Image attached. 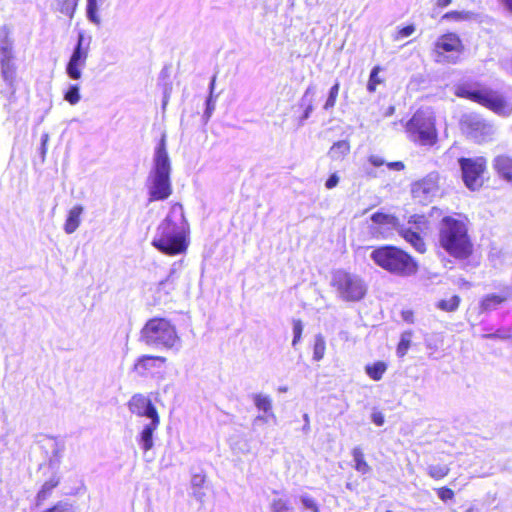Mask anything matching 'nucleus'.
I'll list each match as a JSON object with an SVG mask.
<instances>
[{
	"label": "nucleus",
	"instance_id": "obj_1",
	"mask_svg": "<svg viewBox=\"0 0 512 512\" xmlns=\"http://www.w3.org/2000/svg\"><path fill=\"white\" fill-rule=\"evenodd\" d=\"M189 225L179 203L172 205L168 215L158 225L152 246L159 252L175 256L186 252L189 245Z\"/></svg>",
	"mask_w": 512,
	"mask_h": 512
},
{
	"label": "nucleus",
	"instance_id": "obj_2",
	"mask_svg": "<svg viewBox=\"0 0 512 512\" xmlns=\"http://www.w3.org/2000/svg\"><path fill=\"white\" fill-rule=\"evenodd\" d=\"M171 161L166 147V135L163 134L157 144L152 168L147 178L149 202L166 200L172 194Z\"/></svg>",
	"mask_w": 512,
	"mask_h": 512
},
{
	"label": "nucleus",
	"instance_id": "obj_3",
	"mask_svg": "<svg viewBox=\"0 0 512 512\" xmlns=\"http://www.w3.org/2000/svg\"><path fill=\"white\" fill-rule=\"evenodd\" d=\"M439 243L445 251L456 258H466L472 251V244L466 225L452 217L443 218L439 233Z\"/></svg>",
	"mask_w": 512,
	"mask_h": 512
},
{
	"label": "nucleus",
	"instance_id": "obj_4",
	"mask_svg": "<svg viewBox=\"0 0 512 512\" xmlns=\"http://www.w3.org/2000/svg\"><path fill=\"white\" fill-rule=\"evenodd\" d=\"M371 259L381 268L400 276H410L417 272V263L405 251L395 246H382L374 249Z\"/></svg>",
	"mask_w": 512,
	"mask_h": 512
},
{
	"label": "nucleus",
	"instance_id": "obj_5",
	"mask_svg": "<svg viewBox=\"0 0 512 512\" xmlns=\"http://www.w3.org/2000/svg\"><path fill=\"white\" fill-rule=\"evenodd\" d=\"M140 340L155 349H173L180 341L175 326L165 318H152L140 332Z\"/></svg>",
	"mask_w": 512,
	"mask_h": 512
},
{
	"label": "nucleus",
	"instance_id": "obj_6",
	"mask_svg": "<svg viewBox=\"0 0 512 512\" xmlns=\"http://www.w3.org/2000/svg\"><path fill=\"white\" fill-rule=\"evenodd\" d=\"M331 286L336 290L337 296L346 302L361 300L367 291L360 276L342 269L332 273Z\"/></svg>",
	"mask_w": 512,
	"mask_h": 512
},
{
	"label": "nucleus",
	"instance_id": "obj_7",
	"mask_svg": "<svg viewBox=\"0 0 512 512\" xmlns=\"http://www.w3.org/2000/svg\"><path fill=\"white\" fill-rule=\"evenodd\" d=\"M409 138L423 146H432L437 140L435 119L429 110H418L406 124Z\"/></svg>",
	"mask_w": 512,
	"mask_h": 512
},
{
	"label": "nucleus",
	"instance_id": "obj_8",
	"mask_svg": "<svg viewBox=\"0 0 512 512\" xmlns=\"http://www.w3.org/2000/svg\"><path fill=\"white\" fill-rule=\"evenodd\" d=\"M458 162L462 172V179L466 187L473 191L482 187L487 164L486 159L484 157H462Z\"/></svg>",
	"mask_w": 512,
	"mask_h": 512
},
{
	"label": "nucleus",
	"instance_id": "obj_9",
	"mask_svg": "<svg viewBox=\"0 0 512 512\" xmlns=\"http://www.w3.org/2000/svg\"><path fill=\"white\" fill-rule=\"evenodd\" d=\"M91 37H86L83 32L78 33L77 43L66 65V74L72 80L82 77V69L86 66L90 50Z\"/></svg>",
	"mask_w": 512,
	"mask_h": 512
},
{
	"label": "nucleus",
	"instance_id": "obj_10",
	"mask_svg": "<svg viewBox=\"0 0 512 512\" xmlns=\"http://www.w3.org/2000/svg\"><path fill=\"white\" fill-rule=\"evenodd\" d=\"M461 125L466 135L478 143L489 141L495 132L492 124L474 114L465 115Z\"/></svg>",
	"mask_w": 512,
	"mask_h": 512
},
{
	"label": "nucleus",
	"instance_id": "obj_11",
	"mask_svg": "<svg viewBox=\"0 0 512 512\" xmlns=\"http://www.w3.org/2000/svg\"><path fill=\"white\" fill-rule=\"evenodd\" d=\"M467 97L502 116L509 115L512 111V106L500 94L491 90L469 91Z\"/></svg>",
	"mask_w": 512,
	"mask_h": 512
},
{
	"label": "nucleus",
	"instance_id": "obj_12",
	"mask_svg": "<svg viewBox=\"0 0 512 512\" xmlns=\"http://www.w3.org/2000/svg\"><path fill=\"white\" fill-rule=\"evenodd\" d=\"M462 48V42L455 33L444 34L440 36L435 43V51L438 57L450 63L457 62L458 55L461 53ZM438 61H440V59Z\"/></svg>",
	"mask_w": 512,
	"mask_h": 512
},
{
	"label": "nucleus",
	"instance_id": "obj_13",
	"mask_svg": "<svg viewBox=\"0 0 512 512\" xmlns=\"http://www.w3.org/2000/svg\"><path fill=\"white\" fill-rule=\"evenodd\" d=\"M412 196L419 203L426 204L438 192V176L436 174H429L425 178L416 181L412 184Z\"/></svg>",
	"mask_w": 512,
	"mask_h": 512
},
{
	"label": "nucleus",
	"instance_id": "obj_14",
	"mask_svg": "<svg viewBox=\"0 0 512 512\" xmlns=\"http://www.w3.org/2000/svg\"><path fill=\"white\" fill-rule=\"evenodd\" d=\"M128 409L132 414L145 417L147 420L154 419V417L160 418L152 401L142 394H135L131 397Z\"/></svg>",
	"mask_w": 512,
	"mask_h": 512
},
{
	"label": "nucleus",
	"instance_id": "obj_15",
	"mask_svg": "<svg viewBox=\"0 0 512 512\" xmlns=\"http://www.w3.org/2000/svg\"><path fill=\"white\" fill-rule=\"evenodd\" d=\"M160 425V418L154 417V419L148 420L145 423L139 432L136 440L140 448L146 453L151 450L154 446V432L158 429Z\"/></svg>",
	"mask_w": 512,
	"mask_h": 512
},
{
	"label": "nucleus",
	"instance_id": "obj_16",
	"mask_svg": "<svg viewBox=\"0 0 512 512\" xmlns=\"http://www.w3.org/2000/svg\"><path fill=\"white\" fill-rule=\"evenodd\" d=\"M166 362V358L162 356L143 355L135 363L134 369L140 375L154 373Z\"/></svg>",
	"mask_w": 512,
	"mask_h": 512
},
{
	"label": "nucleus",
	"instance_id": "obj_17",
	"mask_svg": "<svg viewBox=\"0 0 512 512\" xmlns=\"http://www.w3.org/2000/svg\"><path fill=\"white\" fill-rule=\"evenodd\" d=\"M15 58L14 40L7 25L0 27V59Z\"/></svg>",
	"mask_w": 512,
	"mask_h": 512
},
{
	"label": "nucleus",
	"instance_id": "obj_18",
	"mask_svg": "<svg viewBox=\"0 0 512 512\" xmlns=\"http://www.w3.org/2000/svg\"><path fill=\"white\" fill-rule=\"evenodd\" d=\"M1 77L7 86L15 93L16 65L14 58L0 59Z\"/></svg>",
	"mask_w": 512,
	"mask_h": 512
},
{
	"label": "nucleus",
	"instance_id": "obj_19",
	"mask_svg": "<svg viewBox=\"0 0 512 512\" xmlns=\"http://www.w3.org/2000/svg\"><path fill=\"white\" fill-rule=\"evenodd\" d=\"M493 167L500 178L512 184V158L499 155L493 161Z\"/></svg>",
	"mask_w": 512,
	"mask_h": 512
},
{
	"label": "nucleus",
	"instance_id": "obj_20",
	"mask_svg": "<svg viewBox=\"0 0 512 512\" xmlns=\"http://www.w3.org/2000/svg\"><path fill=\"white\" fill-rule=\"evenodd\" d=\"M84 211L82 205L73 206L67 214V218L64 224V231L67 234L74 233L81 224V215Z\"/></svg>",
	"mask_w": 512,
	"mask_h": 512
},
{
	"label": "nucleus",
	"instance_id": "obj_21",
	"mask_svg": "<svg viewBox=\"0 0 512 512\" xmlns=\"http://www.w3.org/2000/svg\"><path fill=\"white\" fill-rule=\"evenodd\" d=\"M315 94V86L309 85L301 98V106L304 107V111L302 116L300 117V125H303L304 122L311 116V113L313 112V101Z\"/></svg>",
	"mask_w": 512,
	"mask_h": 512
},
{
	"label": "nucleus",
	"instance_id": "obj_22",
	"mask_svg": "<svg viewBox=\"0 0 512 512\" xmlns=\"http://www.w3.org/2000/svg\"><path fill=\"white\" fill-rule=\"evenodd\" d=\"M402 237L411 244V246L419 253H424L426 245L418 231L412 230L411 228H403L400 231Z\"/></svg>",
	"mask_w": 512,
	"mask_h": 512
},
{
	"label": "nucleus",
	"instance_id": "obj_23",
	"mask_svg": "<svg viewBox=\"0 0 512 512\" xmlns=\"http://www.w3.org/2000/svg\"><path fill=\"white\" fill-rule=\"evenodd\" d=\"M350 151V144L346 140H341L336 143H334L329 152L328 155L332 160L339 161L344 158Z\"/></svg>",
	"mask_w": 512,
	"mask_h": 512
},
{
	"label": "nucleus",
	"instance_id": "obj_24",
	"mask_svg": "<svg viewBox=\"0 0 512 512\" xmlns=\"http://www.w3.org/2000/svg\"><path fill=\"white\" fill-rule=\"evenodd\" d=\"M252 400L255 407L262 413H274L272 406V399L269 395L263 393H256L252 395Z\"/></svg>",
	"mask_w": 512,
	"mask_h": 512
},
{
	"label": "nucleus",
	"instance_id": "obj_25",
	"mask_svg": "<svg viewBox=\"0 0 512 512\" xmlns=\"http://www.w3.org/2000/svg\"><path fill=\"white\" fill-rule=\"evenodd\" d=\"M508 296H509L508 294H506L504 296H500V295H496V294L487 295L481 301V304H480L481 311L486 312V311H492V310L496 309L500 304H502L503 302H505L507 300Z\"/></svg>",
	"mask_w": 512,
	"mask_h": 512
},
{
	"label": "nucleus",
	"instance_id": "obj_26",
	"mask_svg": "<svg viewBox=\"0 0 512 512\" xmlns=\"http://www.w3.org/2000/svg\"><path fill=\"white\" fill-rule=\"evenodd\" d=\"M386 370L387 365L383 361H378L365 367L367 375L374 381H379L383 377V374L386 372Z\"/></svg>",
	"mask_w": 512,
	"mask_h": 512
},
{
	"label": "nucleus",
	"instance_id": "obj_27",
	"mask_svg": "<svg viewBox=\"0 0 512 512\" xmlns=\"http://www.w3.org/2000/svg\"><path fill=\"white\" fill-rule=\"evenodd\" d=\"M373 223L383 226L387 229L394 228L397 225V219L390 215L381 212H376L371 216Z\"/></svg>",
	"mask_w": 512,
	"mask_h": 512
},
{
	"label": "nucleus",
	"instance_id": "obj_28",
	"mask_svg": "<svg viewBox=\"0 0 512 512\" xmlns=\"http://www.w3.org/2000/svg\"><path fill=\"white\" fill-rule=\"evenodd\" d=\"M59 479L56 476L51 477L41 487L37 494V504L45 501L51 494L52 490L58 485Z\"/></svg>",
	"mask_w": 512,
	"mask_h": 512
},
{
	"label": "nucleus",
	"instance_id": "obj_29",
	"mask_svg": "<svg viewBox=\"0 0 512 512\" xmlns=\"http://www.w3.org/2000/svg\"><path fill=\"white\" fill-rule=\"evenodd\" d=\"M352 456L355 462V469L362 474H367L370 471V467L364 459L361 448L355 447L352 450Z\"/></svg>",
	"mask_w": 512,
	"mask_h": 512
},
{
	"label": "nucleus",
	"instance_id": "obj_30",
	"mask_svg": "<svg viewBox=\"0 0 512 512\" xmlns=\"http://www.w3.org/2000/svg\"><path fill=\"white\" fill-rule=\"evenodd\" d=\"M326 350L325 338L321 334H317L314 339L313 360L320 361L323 359Z\"/></svg>",
	"mask_w": 512,
	"mask_h": 512
},
{
	"label": "nucleus",
	"instance_id": "obj_31",
	"mask_svg": "<svg viewBox=\"0 0 512 512\" xmlns=\"http://www.w3.org/2000/svg\"><path fill=\"white\" fill-rule=\"evenodd\" d=\"M460 297L453 295L450 299H442L437 302L436 307L445 312H454L458 309L460 304Z\"/></svg>",
	"mask_w": 512,
	"mask_h": 512
},
{
	"label": "nucleus",
	"instance_id": "obj_32",
	"mask_svg": "<svg viewBox=\"0 0 512 512\" xmlns=\"http://www.w3.org/2000/svg\"><path fill=\"white\" fill-rule=\"evenodd\" d=\"M86 15L90 22L95 25L101 24V18L98 14L97 0H87Z\"/></svg>",
	"mask_w": 512,
	"mask_h": 512
},
{
	"label": "nucleus",
	"instance_id": "obj_33",
	"mask_svg": "<svg viewBox=\"0 0 512 512\" xmlns=\"http://www.w3.org/2000/svg\"><path fill=\"white\" fill-rule=\"evenodd\" d=\"M449 471L450 468L447 465L440 464L429 465L427 468L428 475L435 480L444 478L445 476L448 475Z\"/></svg>",
	"mask_w": 512,
	"mask_h": 512
},
{
	"label": "nucleus",
	"instance_id": "obj_34",
	"mask_svg": "<svg viewBox=\"0 0 512 512\" xmlns=\"http://www.w3.org/2000/svg\"><path fill=\"white\" fill-rule=\"evenodd\" d=\"M412 332L406 331L402 333L400 341L397 346V355L402 358L406 355L410 345H411Z\"/></svg>",
	"mask_w": 512,
	"mask_h": 512
},
{
	"label": "nucleus",
	"instance_id": "obj_35",
	"mask_svg": "<svg viewBox=\"0 0 512 512\" xmlns=\"http://www.w3.org/2000/svg\"><path fill=\"white\" fill-rule=\"evenodd\" d=\"M340 90V83L338 81L330 88L328 97L323 105V109L329 111L334 108Z\"/></svg>",
	"mask_w": 512,
	"mask_h": 512
},
{
	"label": "nucleus",
	"instance_id": "obj_36",
	"mask_svg": "<svg viewBox=\"0 0 512 512\" xmlns=\"http://www.w3.org/2000/svg\"><path fill=\"white\" fill-rule=\"evenodd\" d=\"M80 88L78 84H70L64 94V99L71 105H76L80 101Z\"/></svg>",
	"mask_w": 512,
	"mask_h": 512
},
{
	"label": "nucleus",
	"instance_id": "obj_37",
	"mask_svg": "<svg viewBox=\"0 0 512 512\" xmlns=\"http://www.w3.org/2000/svg\"><path fill=\"white\" fill-rule=\"evenodd\" d=\"M271 420H276L274 413H261L252 420V430L257 431L259 427L269 423Z\"/></svg>",
	"mask_w": 512,
	"mask_h": 512
},
{
	"label": "nucleus",
	"instance_id": "obj_38",
	"mask_svg": "<svg viewBox=\"0 0 512 512\" xmlns=\"http://www.w3.org/2000/svg\"><path fill=\"white\" fill-rule=\"evenodd\" d=\"M299 500L305 509L310 510L312 512H320L319 506L316 500L311 497L309 494L304 493L299 496Z\"/></svg>",
	"mask_w": 512,
	"mask_h": 512
},
{
	"label": "nucleus",
	"instance_id": "obj_39",
	"mask_svg": "<svg viewBox=\"0 0 512 512\" xmlns=\"http://www.w3.org/2000/svg\"><path fill=\"white\" fill-rule=\"evenodd\" d=\"M380 72V67L376 66L374 67L369 76L368 84H367V90L369 92H375L376 86L381 83V79L378 77V74Z\"/></svg>",
	"mask_w": 512,
	"mask_h": 512
},
{
	"label": "nucleus",
	"instance_id": "obj_40",
	"mask_svg": "<svg viewBox=\"0 0 512 512\" xmlns=\"http://www.w3.org/2000/svg\"><path fill=\"white\" fill-rule=\"evenodd\" d=\"M217 97L218 96H208L206 99V103H205L206 108L203 113V119H204L205 123H207L209 121V119L211 118V116L216 108Z\"/></svg>",
	"mask_w": 512,
	"mask_h": 512
},
{
	"label": "nucleus",
	"instance_id": "obj_41",
	"mask_svg": "<svg viewBox=\"0 0 512 512\" xmlns=\"http://www.w3.org/2000/svg\"><path fill=\"white\" fill-rule=\"evenodd\" d=\"M303 323L299 319L293 320V340L292 346L296 347V345L301 341L302 332H303Z\"/></svg>",
	"mask_w": 512,
	"mask_h": 512
},
{
	"label": "nucleus",
	"instance_id": "obj_42",
	"mask_svg": "<svg viewBox=\"0 0 512 512\" xmlns=\"http://www.w3.org/2000/svg\"><path fill=\"white\" fill-rule=\"evenodd\" d=\"M270 509L271 512H288L289 507L285 500L278 498L271 502Z\"/></svg>",
	"mask_w": 512,
	"mask_h": 512
},
{
	"label": "nucleus",
	"instance_id": "obj_43",
	"mask_svg": "<svg viewBox=\"0 0 512 512\" xmlns=\"http://www.w3.org/2000/svg\"><path fill=\"white\" fill-rule=\"evenodd\" d=\"M43 512H74L71 504L67 502H58L52 508H49Z\"/></svg>",
	"mask_w": 512,
	"mask_h": 512
},
{
	"label": "nucleus",
	"instance_id": "obj_44",
	"mask_svg": "<svg viewBox=\"0 0 512 512\" xmlns=\"http://www.w3.org/2000/svg\"><path fill=\"white\" fill-rule=\"evenodd\" d=\"M437 495L444 502H447L454 498L453 490H451L450 488H447V487H442V488L437 489Z\"/></svg>",
	"mask_w": 512,
	"mask_h": 512
},
{
	"label": "nucleus",
	"instance_id": "obj_45",
	"mask_svg": "<svg viewBox=\"0 0 512 512\" xmlns=\"http://www.w3.org/2000/svg\"><path fill=\"white\" fill-rule=\"evenodd\" d=\"M61 11L65 14L72 13L77 5V0H60Z\"/></svg>",
	"mask_w": 512,
	"mask_h": 512
},
{
	"label": "nucleus",
	"instance_id": "obj_46",
	"mask_svg": "<svg viewBox=\"0 0 512 512\" xmlns=\"http://www.w3.org/2000/svg\"><path fill=\"white\" fill-rule=\"evenodd\" d=\"M414 31H415L414 25H407L398 31V34L395 39L400 40V39L409 37L410 35H412L414 33Z\"/></svg>",
	"mask_w": 512,
	"mask_h": 512
},
{
	"label": "nucleus",
	"instance_id": "obj_47",
	"mask_svg": "<svg viewBox=\"0 0 512 512\" xmlns=\"http://www.w3.org/2000/svg\"><path fill=\"white\" fill-rule=\"evenodd\" d=\"M205 482V476L201 473L193 474L191 478V485L193 488H200Z\"/></svg>",
	"mask_w": 512,
	"mask_h": 512
},
{
	"label": "nucleus",
	"instance_id": "obj_48",
	"mask_svg": "<svg viewBox=\"0 0 512 512\" xmlns=\"http://www.w3.org/2000/svg\"><path fill=\"white\" fill-rule=\"evenodd\" d=\"M339 176L337 175V173H333L329 176V178L326 180L325 182V187L327 189H333L334 187H336L339 183Z\"/></svg>",
	"mask_w": 512,
	"mask_h": 512
},
{
	"label": "nucleus",
	"instance_id": "obj_49",
	"mask_svg": "<svg viewBox=\"0 0 512 512\" xmlns=\"http://www.w3.org/2000/svg\"><path fill=\"white\" fill-rule=\"evenodd\" d=\"M368 162L374 167H380L385 164V161L379 155H370L368 157Z\"/></svg>",
	"mask_w": 512,
	"mask_h": 512
},
{
	"label": "nucleus",
	"instance_id": "obj_50",
	"mask_svg": "<svg viewBox=\"0 0 512 512\" xmlns=\"http://www.w3.org/2000/svg\"><path fill=\"white\" fill-rule=\"evenodd\" d=\"M53 445H54V450H53V457L50 459V462L51 464H54V463H58L59 462V457H60V453L63 451V447H60L58 445V443L56 442H53Z\"/></svg>",
	"mask_w": 512,
	"mask_h": 512
},
{
	"label": "nucleus",
	"instance_id": "obj_51",
	"mask_svg": "<svg viewBox=\"0 0 512 512\" xmlns=\"http://www.w3.org/2000/svg\"><path fill=\"white\" fill-rule=\"evenodd\" d=\"M48 140H49V135L47 133H44L42 134L41 136V148H40V153L42 155V158L44 159L45 157V154L47 152V143H48Z\"/></svg>",
	"mask_w": 512,
	"mask_h": 512
},
{
	"label": "nucleus",
	"instance_id": "obj_52",
	"mask_svg": "<svg viewBox=\"0 0 512 512\" xmlns=\"http://www.w3.org/2000/svg\"><path fill=\"white\" fill-rule=\"evenodd\" d=\"M413 219V223L416 225V229L420 230L421 226H425L426 219L424 216L414 215L411 217Z\"/></svg>",
	"mask_w": 512,
	"mask_h": 512
},
{
	"label": "nucleus",
	"instance_id": "obj_53",
	"mask_svg": "<svg viewBox=\"0 0 512 512\" xmlns=\"http://www.w3.org/2000/svg\"><path fill=\"white\" fill-rule=\"evenodd\" d=\"M372 421L377 426H382L384 424V416L380 412H376L372 414Z\"/></svg>",
	"mask_w": 512,
	"mask_h": 512
},
{
	"label": "nucleus",
	"instance_id": "obj_54",
	"mask_svg": "<svg viewBox=\"0 0 512 512\" xmlns=\"http://www.w3.org/2000/svg\"><path fill=\"white\" fill-rule=\"evenodd\" d=\"M387 166L389 169L391 170H397V171H401L404 169V163L401 162V161H396V162H390V163H387Z\"/></svg>",
	"mask_w": 512,
	"mask_h": 512
},
{
	"label": "nucleus",
	"instance_id": "obj_55",
	"mask_svg": "<svg viewBox=\"0 0 512 512\" xmlns=\"http://www.w3.org/2000/svg\"><path fill=\"white\" fill-rule=\"evenodd\" d=\"M176 270H177V263H174V264L172 265L171 269H170V273H169L168 277H167L165 280L161 281V282L159 283V285H160V286H163V285H165L166 283H168L170 280H172V279H173V274L176 272Z\"/></svg>",
	"mask_w": 512,
	"mask_h": 512
},
{
	"label": "nucleus",
	"instance_id": "obj_56",
	"mask_svg": "<svg viewBox=\"0 0 512 512\" xmlns=\"http://www.w3.org/2000/svg\"><path fill=\"white\" fill-rule=\"evenodd\" d=\"M444 19H450V18H453V19H456V20H459V19H462V13L461 12H457V11H452V12H448L446 13L444 16H443Z\"/></svg>",
	"mask_w": 512,
	"mask_h": 512
},
{
	"label": "nucleus",
	"instance_id": "obj_57",
	"mask_svg": "<svg viewBox=\"0 0 512 512\" xmlns=\"http://www.w3.org/2000/svg\"><path fill=\"white\" fill-rule=\"evenodd\" d=\"M215 83H216V75H214L211 78V81H210V84H209V95L208 96H215L214 95Z\"/></svg>",
	"mask_w": 512,
	"mask_h": 512
},
{
	"label": "nucleus",
	"instance_id": "obj_58",
	"mask_svg": "<svg viewBox=\"0 0 512 512\" xmlns=\"http://www.w3.org/2000/svg\"><path fill=\"white\" fill-rule=\"evenodd\" d=\"M403 318L407 322H412L413 314L411 311L403 312Z\"/></svg>",
	"mask_w": 512,
	"mask_h": 512
},
{
	"label": "nucleus",
	"instance_id": "obj_59",
	"mask_svg": "<svg viewBox=\"0 0 512 512\" xmlns=\"http://www.w3.org/2000/svg\"><path fill=\"white\" fill-rule=\"evenodd\" d=\"M451 3V0H437V6L444 8L447 7Z\"/></svg>",
	"mask_w": 512,
	"mask_h": 512
},
{
	"label": "nucleus",
	"instance_id": "obj_60",
	"mask_svg": "<svg viewBox=\"0 0 512 512\" xmlns=\"http://www.w3.org/2000/svg\"><path fill=\"white\" fill-rule=\"evenodd\" d=\"M502 2L504 3V5L506 6V8L512 12V0H502Z\"/></svg>",
	"mask_w": 512,
	"mask_h": 512
},
{
	"label": "nucleus",
	"instance_id": "obj_61",
	"mask_svg": "<svg viewBox=\"0 0 512 512\" xmlns=\"http://www.w3.org/2000/svg\"><path fill=\"white\" fill-rule=\"evenodd\" d=\"M395 111V108L393 106H389L388 109L386 110L384 116L388 117V116H391Z\"/></svg>",
	"mask_w": 512,
	"mask_h": 512
},
{
	"label": "nucleus",
	"instance_id": "obj_62",
	"mask_svg": "<svg viewBox=\"0 0 512 512\" xmlns=\"http://www.w3.org/2000/svg\"><path fill=\"white\" fill-rule=\"evenodd\" d=\"M365 173H366V175H367V176H369V177H373V178H374V177H376V173H375V171H373V170H369V169H366V168H365Z\"/></svg>",
	"mask_w": 512,
	"mask_h": 512
},
{
	"label": "nucleus",
	"instance_id": "obj_63",
	"mask_svg": "<svg viewBox=\"0 0 512 512\" xmlns=\"http://www.w3.org/2000/svg\"><path fill=\"white\" fill-rule=\"evenodd\" d=\"M194 494H195L196 498H198L199 500H201V499H202V497H203V494H202V493H197V492H195Z\"/></svg>",
	"mask_w": 512,
	"mask_h": 512
},
{
	"label": "nucleus",
	"instance_id": "obj_64",
	"mask_svg": "<svg viewBox=\"0 0 512 512\" xmlns=\"http://www.w3.org/2000/svg\"><path fill=\"white\" fill-rule=\"evenodd\" d=\"M303 418H304V421L308 424V423H309V417H308V415H307V414H304Z\"/></svg>",
	"mask_w": 512,
	"mask_h": 512
}]
</instances>
